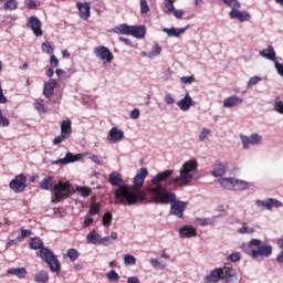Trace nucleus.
Returning <instances> with one entry per match:
<instances>
[{
  "label": "nucleus",
  "instance_id": "58",
  "mask_svg": "<svg viewBox=\"0 0 283 283\" xmlns=\"http://www.w3.org/2000/svg\"><path fill=\"white\" fill-rule=\"evenodd\" d=\"M180 81L184 85H190V83H193L196 80L192 76H182L180 77Z\"/></svg>",
  "mask_w": 283,
  "mask_h": 283
},
{
  "label": "nucleus",
  "instance_id": "50",
  "mask_svg": "<svg viewBox=\"0 0 283 283\" xmlns=\"http://www.w3.org/2000/svg\"><path fill=\"white\" fill-rule=\"evenodd\" d=\"M174 10H176L174 7V0H166L164 11L169 14L170 12H174Z\"/></svg>",
  "mask_w": 283,
  "mask_h": 283
},
{
  "label": "nucleus",
  "instance_id": "37",
  "mask_svg": "<svg viewBox=\"0 0 283 283\" xmlns=\"http://www.w3.org/2000/svg\"><path fill=\"white\" fill-rule=\"evenodd\" d=\"M3 8L4 10H17L19 8V2L17 0H7Z\"/></svg>",
  "mask_w": 283,
  "mask_h": 283
},
{
  "label": "nucleus",
  "instance_id": "39",
  "mask_svg": "<svg viewBox=\"0 0 283 283\" xmlns=\"http://www.w3.org/2000/svg\"><path fill=\"white\" fill-rule=\"evenodd\" d=\"M260 81H262V77H260V76H258V75L251 77V78L248 81L247 90H251V88L255 87V85H258V83H260Z\"/></svg>",
  "mask_w": 283,
  "mask_h": 283
},
{
  "label": "nucleus",
  "instance_id": "6",
  "mask_svg": "<svg viewBox=\"0 0 283 283\" xmlns=\"http://www.w3.org/2000/svg\"><path fill=\"white\" fill-rule=\"evenodd\" d=\"M114 34H125L126 36H134L135 39H145L147 29L145 25H129L122 23L112 29Z\"/></svg>",
  "mask_w": 283,
  "mask_h": 283
},
{
  "label": "nucleus",
  "instance_id": "15",
  "mask_svg": "<svg viewBox=\"0 0 283 283\" xmlns=\"http://www.w3.org/2000/svg\"><path fill=\"white\" fill-rule=\"evenodd\" d=\"M193 105H196V102L193 98H191L189 93H186L184 98L177 102V106L181 109V112H189Z\"/></svg>",
  "mask_w": 283,
  "mask_h": 283
},
{
  "label": "nucleus",
  "instance_id": "38",
  "mask_svg": "<svg viewBox=\"0 0 283 283\" xmlns=\"http://www.w3.org/2000/svg\"><path fill=\"white\" fill-rule=\"evenodd\" d=\"M268 203L270 205V211L271 209H280V207H283V203L274 198H268Z\"/></svg>",
  "mask_w": 283,
  "mask_h": 283
},
{
  "label": "nucleus",
  "instance_id": "59",
  "mask_svg": "<svg viewBox=\"0 0 283 283\" xmlns=\"http://www.w3.org/2000/svg\"><path fill=\"white\" fill-rule=\"evenodd\" d=\"M39 7V4L36 3V1L34 0H28L27 2V8L29 10H36V8Z\"/></svg>",
  "mask_w": 283,
  "mask_h": 283
},
{
  "label": "nucleus",
  "instance_id": "22",
  "mask_svg": "<svg viewBox=\"0 0 283 283\" xmlns=\"http://www.w3.org/2000/svg\"><path fill=\"white\" fill-rule=\"evenodd\" d=\"M198 231L191 226H184L179 228L180 238H196Z\"/></svg>",
  "mask_w": 283,
  "mask_h": 283
},
{
  "label": "nucleus",
  "instance_id": "29",
  "mask_svg": "<svg viewBox=\"0 0 283 283\" xmlns=\"http://www.w3.org/2000/svg\"><path fill=\"white\" fill-rule=\"evenodd\" d=\"M115 240H118V233L112 232L111 235L99 239L98 244L109 247V244H113Z\"/></svg>",
  "mask_w": 283,
  "mask_h": 283
},
{
  "label": "nucleus",
  "instance_id": "54",
  "mask_svg": "<svg viewBox=\"0 0 283 283\" xmlns=\"http://www.w3.org/2000/svg\"><path fill=\"white\" fill-rule=\"evenodd\" d=\"M67 138H70V137H67V136H65V135H63V134L61 133L59 136H56V137L53 139V145H61V143L67 140Z\"/></svg>",
  "mask_w": 283,
  "mask_h": 283
},
{
  "label": "nucleus",
  "instance_id": "21",
  "mask_svg": "<svg viewBox=\"0 0 283 283\" xmlns=\"http://www.w3.org/2000/svg\"><path fill=\"white\" fill-rule=\"evenodd\" d=\"M76 8L78 9L80 12V17L81 19H90V10L92 9V7L90 6V2H76Z\"/></svg>",
  "mask_w": 283,
  "mask_h": 283
},
{
  "label": "nucleus",
  "instance_id": "51",
  "mask_svg": "<svg viewBox=\"0 0 283 283\" xmlns=\"http://www.w3.org/2000/svg\"><path fill=\"white\" fill-rule=\"evenodd\" d=\"M237 273L235 270H233L232 268H226L223 270V277L228 279V277H235Z\"/></svg>",
  "mask_w": 283,
  "mask_h": 283
},
{
  "label": "nucleus",
  "instance_id": "2",
  "mask_svg": "<svg viewBox=\"0 0 283 283\" xmlns=\"http://www.w3.org/2000/svg\"><path fill=\"white\" fill-rule=\"evenodd\" d=\"M108 182L113 187H117L114 196L118 205L127 207V205H133V202H135L137 195L129 190V186L125 185V180H123V176H120L118 171L109 174Z\"/></svg>",
  "mask_w": 283,
  "mask_h": 283
},
{
  "label": "nucleus",
  "instance_id": "43",
  "mask_svg": "<svg viewBox=\"0 0 283 283\" xmlns=\"http://www.w3.org/2000/svg\"><path fill=\"white\" fill-rule=\"evenodd\" d=\"M106 277L109 282H118V280H120V275H118L114 270L107 272Z\"/></svg>",
  "mask_w": 283,
  "mask_h": 283
},
{
  "label": "nucleus",
  "instance_id": "49",
  "mask_svg": "<svg viewBox=\"0 0 283 283\" xmlns=\"http://www.w3.org/2000/svg\"><path fill=\"white\" fill-rule=\"evenodd\" d=\"M102 224L104 227H109L112 224V214L111 212H106L102 218Z\"/></svg>",
  "mask_w": 283,
  "mask_h": 283
},
{
  "label": "nucleus",
  "instance_id": "62",
  "mask_svg": "<svg viewBox=\"0 0 283 283\" xmlns=\"http://www.w3.org/2000/svg\"><path fill=\"white\" fill-rule=\"evenodd\" d=\"M274 67L277 74H280V76H283V64L280 62H275Z\"/></svg>",
  "mask_w": 283,
  "mask_h": 283
},
{
  "label": "nucleus",
  "instance_id": "47",
  "mask_svg": "<svg viewBox=\"0 0 283 283\" xmlns=\"http://www.w3.org/2000/svg\"><path fill=\"white\" fill-rule=\"evenodd\" d=\"M242 256L240 255V252H232L230 255L227 256V260L229 262H240Z\"/></svg>",
  "mask_w": 283,
  "mask_h": 283
},
{
  "label": "nucleus",
  "instance_id": "44",
  "mask_svg": "<svg viewBox=\"0 0 283 283\" xmlns=\"http://www.w3.org/2000/svg\"><path fill=\"white\" fill-rule=\"evenodd\" d=\"M34 107L38 109V112L45 114V102L43 99H36Z\"/></svg>",
  "mask_w": 283,
  "mask_h": 283
},
{
  "label": "nucleus",
  "instance_id": "20",
  "mask_svg": "<svg viewBox=\"0 0 283 283\" xmlns=\"http://www.w3.org/2000/svg\"><path fill=\"white\" fill-rule=\"evenodd\" d=\"M224 174H227V166L222 164V161H216L212 167L211 176H213V178H222Z\"/></svg>",
  "mask_w": 283,
  "mask_h": 283
},
{
  "label": "nucleus",
  "instance_id": "42",
  "mask_svg": "<svg viewBox=\"0 0 283 283\" xmlns=\"http://www.w3.org/2000/svg\"><path fill=\"white\" fill-rule=\"evenodd\" d=\"M66 255L71 262H76V260H78V251L76 249H69Z\"/></svg>",
  "mask_w": 283,
  "mask_h": 283
},
{
  "label": "nucleus",
  "instance_id": "41",
  "mask_svg": "<svg viewBox=\"0 0 283 283\" xmlns=\"http://www.w3.org/2000/svg\"><path fill=\"white\" fill-rule=\"evenodd\" d=\"M210 134H211V128H202L199 134V140L201 143H205V140H207V138H209Z\"/></svg>",
  "mask_w": 283,
  "mask_h": 283
},
{
  "label": "nucleus",
  "instance_id": "36",
  "mask_svg": "<svg viewBox=\"0 0 283 283\" xmlns=\"http://www.w3.org/2000/svg\"><path fill=\"white\" fill-rule=\"evenodd\" d=\"M124 264L125 266H134V264H136V256L132 254H125Z\"/></svg>",
  "mask_w": 283,
  "mask_h": 283
},
{
  "label": "nucleus",
  "instance_id": "28",
  "mask_svg": "<svg viewBox=\"0 0 283 283\" xmlns=\"http://www.w3.org/2000/svg\"><path fill=\"white\" fill-rule=\"evenodd\" d=\"M54 177L52 176H45L44 179L42 181H40V188L43 191H50V189H52V187H54Z\"/></svg>",
  "mask_w": 283,
  "mask_h": 283
},
{
  "label": "nucleus",
  "instance_id": "13",
  "mask_svg": "<svg viewBox=\"0 0 283 283\" xmlns=\"http://www.w3.org/2000/svg\"><path fill=\"white\" fill-rule=\"evenodd\" d=\"M221 280H224V270L217 268L212 270L208 275L205 276L207 283H218Z\"/></svg>",
  "mask_w": 283,
  "mask_h": 283
},
{
  "label": "nucleus",
  "instance_id": "61",
  "mask_svg": "<svg viewBox=\"0 0 283 283\" xmlns=\"http://www.w3.org/2000/svg\"><path fill=\"white\" fill-rule=\"evenodd\" d=\"M29 235H32V230L20 229V234L18 238H29Z\"/></svg>",
  "mask_w": 283,
  "mask_h": 283
},
{
  "label": "nucleus",
  "instance_id": "9",
  "mask_svg": "<svg viewBox=\"0 0 283 283\" xmlns=\"http://www.w3.org/2000/svg\"><path fill=\"white\" fill-rule=\"evenodd\" d=\"M239 138L241 139V143L243 145V149H249V147H251V145L258 146L262 143V137L258 133H253L250 136L241 134V135H239Z\"/></svg>",
  "mask_w": 283,
  "mask_h": 283
},
{
  "label": "nucleus",
  "instance_id": "16",
  "mask_svg": "<svg viewBox=\"0 0 283 283\" xmlns=\"http://www.w3.org/2000/svg\"><path fill=\"white\" fill-rule=\"evenodd\" d=\"M125 138V132L118 127H113L107 135L108 143H120Z\"/></svg>",
  "mask_w": 283,
  "mask_h": 283
},
{
  "label": "nucleus",
  "instance_id": "33",
  "mask_svg": "<svg viewBox=\"0 0 283 283\" xmlns=\"http://www.w3.org/2000/svg\"><path fill=\"white\" fill-rule=\"evenodd\" d=\"M228 8H231V10H240L242 8V4L238 0H222Z\"/></svg>",
  "mask_w": 283,
  "mask_h": 283
},
{
  "label": "nucleus",
  "instance_id": "35",
  "mask_svg": "<svg viewBox=\"0 0 283 283\" xmlns=\"http://www.w3.org/2000/svg\"><path fill=\"white\" fill-rule=\"evenodd\" d=\"M87 244H96L98 242V233L96 231H92L86 235Z\"/></svg>",
  "mask_w": 283,
  "mask_h": 283
},
{
  "label": "nucleus",
  "instance_id": "23",
  "mask_svg": "<svg viewBox=\"0 0 283 283\" xmlns=\"http://www.w3.org/2000/svg\"><path fill=\"white\" fill-rule=\"evenodd\" d=\"M242 98L235 95L229 96L223 99V107L231 109V107H238V105H242Z\"/></svg>",
  "mask_w": 283,
  "mask_h": 283
},
{
  "label": "nucleus",
  "instance_id": "10",
  "mask_svg": "<svg viewBox=\"0 0 283 283\" xmlns=\"http://www.w3.org/2000/svg\"><path fill=\"white\" fill-rule=\"evenodd\" d=\"M25 182H27L25 176L18 175L13 180L10 181L9 187L12 191H14V193H21L25 191V187H28Z\"/></svg>",
  "mask_w": 283,
  "mask_h": 283
},
{
  "label": "nucleus",
  "instance_id": "48",
  "mask_svg": "<svg viewBox=\"0 0 283 283\" xmlns=\"http://www.w3.org/2000/svg\"><path fill=\"white\" fill-rule=\"evenodd\" d=\"M150 264L154 269H165V266H167V264L163 263V261H159L158 259H151Z\"/></svg>",
  "mask_w": 283,
  "mask_h": 283
},
{
  "label": "nucleus",
  "instance_id": "53",
  "mask_svg": "<svg viewBox=\"0 0 283 283\" xmlns=\"http://www.w3.org/2000/svg\"><path fill=\"white\" fill-rule=\"evenodd\" d=\"M99 211H101V205L96 203L91 206L88 213L90 216H98Z\"/></svg>",
  "mask_w": 283,
  "mask_h": 283
},
{
  "label": "nucleus",
  "instance_id": "40",
  "mask_svg": "<svg viewBox=\"0 0 283 283\" xmlns=\"http://www.w3.org/2000/svg\"><path fill=\"white\" fill-rule=\"evenodd\" d=\"M163 54V46L158 45V43H155L154 48L150 51V55L153 59H156V56H160Z\"/></svg>",
  "mask_w": 283,
  "mask_h": 283
},
{
  "label": "nucleus",
  "instance_id": "30",
  "mask_svg": "<svg viewBox=\"0 0 283 283\" xmlns=\"http://www.w3.org/2000/svg\"><path fill=\"white\" fill-rule=\"evenodd\" d=\"M219 185L223 187V189L233 190L235 187L234 178H221L219 179Z\"/></svg>",
  "mask_w": 283,
  "mask_h": 283
},
{
  "label": "nucleus",
  "instance_id": "31",
  "mask_svg": "<svg viewBox=\"0 0 283 283\" xmlns=\"http://www.w3.org/2000/svg\"><path fill=\"white\" fill-rule=\"evenodd\" d=\"M244 189H249V182L240 179H234V191H244Z\"/></svg>",
  "mask_w": 283,
  "mask_h": 283
},
{
  "label": "nucleus",
  "instance_id": "27",
  "mask_svg": "<svg viewBox=\"0 0 283 283\" xmlns=\"http://www.w3.org/2000/svg\"><path fill=\"white\" fill-rule=\"evenodd\" d=\"M61 134L69 137L72 136V120L64 119L61 123Z\"/></svg>",
  "mask_w": 283,
  "mask_h": 283
},
{
  "label": "nucleus",
  "instance_id": "52",
  "mask_svg": "<svg viewBox=\"0 0 283 283\" xmlns=\"http://www.w3.org/2000/svg\"><path fill=\"white\" fill-rule=\"evenodd\" d=\"M238 233L244 234V233H255V229L251 227H241L237 230Z\"/></svg>",
  "mask_w": 283,
  "mask_h": 283
},
{
  "label": "nucleus",
  "instance_id": "3",
  "mask_svg": "<svg viewBox=\"0 0 283 283\" xmlns=\"http://www.w3.org/2000/svg\"><path fill=\"white\" fill-rule=\"evenodd\" d=\"M29 244L31 249H40L38 258H41V260L48 264L52 273L61 275V263L59 262V258H56V254H54L52 250L43 248V241H41L40 238H31Z\"/></svg>",
  "mask_w": 283,
  "mask_h": 283
},
{
  "label": "nucleus",
  "instance_id": "26",
  "mask_svg": "<svg viewBox=\"0 0 283 283\" xmlns=\"http://www.w3.org/2000/svg\"><path fill=\"white\" fill-rule=\"evenodd\" d=\"M8 275H14L15 277H19L20 280H23L25 275H28V270L25 268H10L7 271Z\"/></svg>",
  "mask_w": 283,
  "mask_h": 283
},
{
  "label": "nucleus",
  "instance_id": "11",
  "mask_svg": "<svg viewBox=\"0 0 283 283\" xmlns=\"http://www.w3.org/2000/svg\"><path fill=\"white\" fill-rule=\"evenodd\" d=\"M27 28H29V30H32L35 36H43V30L41 29L43 28V22H41L36 15H31L28 19Z\"/></svg>",
  "mask_w": 283,
  "mask_h": 283
},
{
  "label": "nucleus",
  "instance_id": "25",
  "mask_svg": "<svg viewBox=\"0 0 283 283\" xmlns=\"http://www.w3.org/2000/svg\"><path fill=\"white\" fill-rule=\"evenodd\" d=\"M54 87H56V80H50L46 82L43 88V96H45V98L54 96Z\"/></svg>",
  "mask_w": 283,
  "mask_h": 283
},
{
  "label": "nucleus",
  "instance_id": "18",
  "mask_svg": "<svg viewBox=\"0 0 283 283\" xmlns=\"http://www.w3.org/2000/svg\"><path fill=\"white\" fill-rule=\"evenodd\" d=\"M218 218H222V214H217V216L209 217V218L197 217L195 219V222H196V224H199V227H209V226L216 224Z\"/></svg>",
  "mask_w": 283,
  "mask_h": 283
},
{
  "label": "nucleus",
  "instance_id": "45",
  "mask_svg": "<svg viewBox=\"0 0 283 283\" xmlns=\"http://www.w3.org/2000/svg\"><path fill=\"white\" fill-rule=\"evenodd\" d=\"M76 191L83 196V198L90 197V193H92V190L87 187L80 186L76 188Z\"/></svg>",
  "mask_w": 283,
  "mask_h": 283
},
{
  "label": "nucleus",
  "instance_id": "55",
  "mask_svg": "<svg viewBox=\"0 0 283 283\" xmlns=\"http://www.w3.org/2000/svg\"><path fill=\"white\" fill-rule=\"evenodd\" d=\"M140 12L142 14H147V12H149V4L147 3V0H140Z\"/></svg>",
  "mask_w": 283,
  "mask_h": 283
},
{
  "label": "nucleus",
  "instance_id": "4",
  "mask_svg": "<svg viewBox=\"0 0 283 283\" xmlns=\"http://www.w3.org/2000/svg\"><path fill=\"white\" fill-rule=\"evenodd\" d=\"M242 249L252 260L270 258L273 254V247L260 239H251Z\"/></svg>",
  "mask_w": 283,
  "mask_h": 283
},
{
  "label": "nucleus",
  "instance_id": "7",
  "mask_svg": "<svg viewBox=\"0 0 283 283\" xmlns=\"http://www.w3.org/2000/svg\"><path fill=\"white\" fill-rule=\"evenodd\" d=\"M71 192L72 185H70V182L60 181L55 184L51 189V201L54 203L61 202V200H65V198H69Z\"/></svg>",
  "mask_w": 283,
  "mask_h": 283
},
{
  "label": "nucleus",
  "instance_id": "60",
  "mask_svg": "<svg viewBox=\"0 0 283 283\" xmlns=\"http://www.w3.org/2000/svg\"><path fill=\"white\" fill-rule=\"evenodd\" d=\"M130 118L133 120H137V118H140V111L138 108H135L130 112Z\"/></svg>",
  "mask_w": 283,
  "mask_h": 283
},
{
  "label": "nucleus",
  "instance_id": "57",
  "mask_svg": "<svg viewBox=\"0 0 283 283\" xmlns=\"http://www.w3.org/2000/svg\"><path fill=\"white\" fill-rule=\"evenodd\" d=\"M274 112H277V114H283V102L279 101L274 103Z\"/></svg>",
  "mask_w": 283,
  "mask_h": 283
},
{
  "label": "nucleus",
  "instance_id": "12",
  "mask_svg": "<svg viewBox=\"0 0 283 283\" xmlns=\"http://www.w3.org/2000/svg\"><path fill=\"white\" fill-rule=\"evenodd\" d=\"M94 54L97 59L105 61V63H112V61H114V54L106 46L95 48Z\"/></svg>",
  "mask_w": 283,
  "mask_h": 283
},
{
  "label": "nucleus",
  "instance_id": "14",
  "mask_svg": "<svg viewBox=\"0 0 283 283\" xmlns=\"http://www.w3.org/2000/svg\"><path fill=\"white\" fill-rule=\"evenodd\" d=\"M229 17L230 19H237L240 23L251 20V13H249V11H241L240 9L231 10Z\"/></svg>",
  "mask_w": 283,
  "mask_h": 283
},
{
  "label": "nucleus",
  "instance_id": "1",
  "mask_svg": "<svg viewBox=\"0 0 283 283\" xmlns=\"http://www.w3.org/2000/svg\"><path fill=\"white\" fill-rule=\"evenodd\" d=\"M198 171V161L196 159H189L185 161L179 169V176L171 178L174 176V170L167 169L158 172L151 180V186L148 187V191L153 193L154 200L157 205H172L176 200V193L163 188V182H167L169 187H172L175 191L178 189H184V187H189V182L193 180V174Z\"/></svg>",
  "mask_w": 283,
  "mask_h": 283
},
{
  "label": "nucleus",
  "instance_id": "24",
  "mask_svg": "<svg viewBox=\"0 0 283 283\" xmlns=\"http://www.w3.org/2000/svg\"><path fill=\"white\" fill-rule=\"evenodd\" d=\"M260 56H263V59H268V61H273L274 65L277 63V56H275V50L273 46H268V49L262 50L259 52Z\"/></svg>",
  "mask_w": 283,
  "mask_h": 283
},
{
  "label": "nucleus",
  "instance_id": "64",
  "mask_svg": "<svg viewBox=\"0 0 283 283\" xmlns=\"http://www.w3.org/2000/svg\"><path fill=\"white\" fill-rule=\"evenodd\" d=\"M276 262H277L279 264H283V250H281V251L279 252V254L276 255Z\"/></svg>",
  "mask_w": 283,
  "mask_h": 283
},
{
  "label": "nucleus",
  "instance_id": "19",
  "mask_svg": "<svg viewBox=\"0 0 283 283\" xmlns=\"http://www.w3.org/2000/svg\"><path fill=\"white\" fill-rule=\"evenodd\" d=\"M187 30H189V25L185 27V28H164L163 32H165V34H167V36L170 38H178L180 36V34H185V32H187Z\"/></svg>",
  "mask_w": 283,
  "mask_h": 283
},
{
  "label": "nucleus",
  "instance_id": "46",
  "mask_svg": "<svg viewBox=\"0 0 283 283\" xmlns=\"http://www.w3.org/2000/svg\"><path fill=\"white\" fill-rule=\"evenodd\" d=\"M42 52H46V54H54V48L50 42L42 43Z\"/></svg>",
  "mask_w": 283,
  "mask_h": 283
},
{
  "label": "nucleus",
  "instance_id": "17",
  "mask_svg": "<svg viewBox=\"0 0 283 283\" xmlns=\"http://www.w3.org/2000/svg\"><path fill=\"white\" fill-rule=\"evenodd\" d=\"M83 158V155H74L72 153H66L65 157L54 161V165H70L71 163H78Z\"/></svg>",
  "mask_w": 283,
  "mask_h": 283
},
{
  "label": "nucleus",
  "instance_id": "8",
  "mask_svg": "<svg viewBox=\"0 0 283 283\" xmlns=\"http://www.w3.org/2000/svg\"><path fill=\"white\" fill-rule=\"evenodd\" d=\"M188 206V201H180L175 199L172 205H170L169 214L175 216L176 218H182Z\"/></svg>",
  "mask_w": 283,
  "mask_h": 283
},
{
  "label": "nucleus",
  "instance_id": "56",
  "mask_svg": "<svg viewBox=\"0 0 283 283\" xmlns=\"http://www.w3.org/2000/svg\"><path fill=\"white\" fill-rule=\"evenodd\" d=\"M164 101L167 105H174L176 103V97H174L171 93H168L165 95Z\"/></svg>",
  "mask_w": 283,
  "mask_h": 283
},
{
  "label": "nucleus",
  "instance_id": "63",
  "mask_svg": "<svg viewBox=\"0 0 283 283\" xmlns=\"http://www.w3.org/2000/svg\"><path fill=\"white\" fill-rule=\"evenodd\" d=\"M93 223H94V218L86 216V217L84 218L83 227H91V224H93Z\"/></svg>",
  "mask_w": 283,
  "mask_h": 283
},
{
  "label": "nucleus",
  "instance_id": "5",
  "mask_svg": "<svg viewBox=\"0 0 283 283\" xmlns=\"http://www.w3.org/2000/svg\"><path fill=\"white\" fill-rule=\"evenodd\" d=\"M147 176H149V171L147 170V168H140L137 171L136 176L133 178L134 185L128 186V191L135 193L136 199L135 201H133V203H126V207H136L138 202H143V200H145V192H143L140 188L145 184V178Z\"/></svg>",
  "mask_w": 283,
  "mask_h": 283
},
{
  "label": "nucleus",
  "instance_id": "34",
  "mask_svg": "<svg viewBox=\"0 0 283 283\" xmlns=\"http://www.w3.org/2000/svg\"><path fill=\"white\" fill-rule=\"evenodd\" d=\"M256 207L261 210V211H270V205H269V199L265 200H260L258 199L255 201Z\"/></svg>",
  "mask_w": 283,
  "mask_h": 283
},
{
  "label": "nucleus",
  "instance_id": "32",
  "mask_svg": "<svg viewBox=\"0 0 283 283\" xmlns=\"http://www.w3.org/2000/svg\"><path fill=\"white\" fill-rule=\"evenodd\" d=\"M50 280V276L48 275V272L40 271L35 274L34 281L38 283H45Z\"/></svg>",
  "mask_w": 283,
  "mask_h": 283
}]
</instances>
